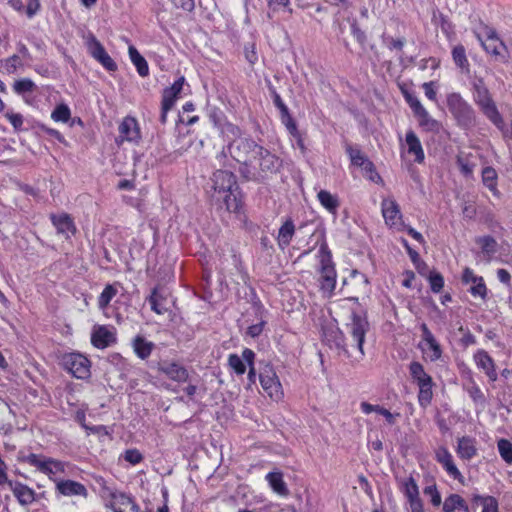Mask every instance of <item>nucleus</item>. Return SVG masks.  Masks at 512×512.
I'll return each instance as SVG.
<instances>
[{
  "instance_id": "61",
  "label": "nucleus",
  "mask_w": 512,
  "mask_h": 512,
  "mask_svg": "<svg viewBox=\"0 0 512 512\" xmlns=\"http://www.w3.org/2000/svg\"><path fill=\"white\" fill-rule=\"evenodd\" d=\"M21 65H22V62H21L20 56H18V55H13V56L7 58L3 64L4 68L9 73L14 72L16 70V68Z\"/></svg>"
},
{
  "instance_id": "46",
  "label": "nucleus",
  "mask_w": 512,
  "mask_h": 512,
  "mask_svg": "<svg viewBox=\"0 0 512 512\" xmlns=\"http://www.w3.org/2000/svg\"><path fill=\"white\" fill-rule=\"evenodd\" d=\"M207 114L209 119L214 124L215 127L219 128L223 123H225V114L223 111L215 106L208 105L207 106Z\"/></svg>"
},
{
  "instance_id": "50",
  "label": "nucleus",
  "mask_w": 512,
  "mask_h": 512,
  "mask_svg": "<svg viewBox=\"0 0 512 512\" xmlns=\"http://www.w3.org/2000/svg\"><path fill=\"white\" fill-rule=\"evenodd\" d=\"M184 83V76H180L170 86L164 88L162 96H178L183 89Z\"/></svg>"
},
{
  "instance_id": "58",
  "label": "nucleus",
  "mask_w": 512,
  "mask_h": 512,
  "mask_svg": "<svg viewBox=\"0 0 512 512\" xmlns=\"http://www.w3.org/2000/svg\"><path fill=\"white\" fill-rule=\"evenodd\" d=\"M38 128L46 133L47 135L55 138L56 140H58L60 143L62 144H67L64 136L56 129H53V128H50L48 126H46L45 124H38Z\"/></svg>"
},
{
  "instance_id": "20",
  "label": "nucleus",
  "mask_w": 512,
  "mask_h": 512,
  "mask_svg": "<svg viewBox=\"0 0 512 512\" xmlns=\"http://www.w3.org/2000/svg\"><path fill=\"white\" fill-rule=\"evenodd\" d=\"M474 360L478 368L482 369L490 381L494 382L497 380V373L493 359L485 350H478L474 354Z\"/></svg>"
},
{
  "instance_id": "11",
  "label": "nucleus",
  "mask_w": 512,
  "mask_h": 512,
  "mask_svg": "<svg viewBox=\"0 0 512 512\" xmlns=\"http://www.w3.org/2000/svg\"><path fill=\"white\" fill-rule=\"evenodd\" d=\"M211 180L213 183L212 194L225 193V191L238 188L236 176L227 170H217L213 173Z\"/></svg>"
},
{
  "instance_id": "1",
  "label": "nucleus",
  "mask_w": 512,
  "mask_h": 512,
  "mask_svg": "<svg viewBox=\"0 0 512 512\" xmlns=\"http://www.w3.org/2000/svg\"><path fill=\"white\" fill-rule=\"evenodd\" d=\"M321 263V289L331 293L336 286V271L332 262V254L327 244H322L319 249Z\"/></svg>"
},
{
  "instance_id": "53",
  "label": "nucleus",
  "mask_w": 512,
  "mask_h": 512,
  "mask_svg": "<svg viewBox=\"0 0 512 512\" xmlns=\"http://www.w3.org/2000/svg\"><path fill=\"white\" fill-rule=\"evenodd\" d=\"M163 298L157 294L156 289L153 290L151 296L149 297V303L151 305V309L159 315L164 314L168 309L162 303Z\"/></svg>"
},
{
  "instance_id": "62",
  "label": "nucleus",
  "mask_w": 512,
  "mask_h": 512,
  "mask_svg": "<svg viewBox=\"0 0 512 512\" xmlns=\"http://www.w3.org/2000/svg\"><path fill=\"white\" fill-rule=\"evenodd\" d=\"M473 90L477 96H488V89L481 78H474L472 80Z\"/></svg>"
},
{
  "instance_id": "2",
  "label": "nucleus",
  "mask_w": 512,
  "mask_h": 512,
  "mask_svg": "<svg viewBox=\"0 0 512 512\" xmlns=\"http://www.w3.org/2000/svg\"><path fill=\"white\" fill-rule=\"evenodd\" d=\"M260 148L261 145H258L253 139L242 137L227 145L228 153L237 162L251 161L252 158H256Z\"/></svg>"
},
{
  "instance_id": "18",
  "label": "nucleus",
  "mask_w": 512,
  "mask_h": 512,
  "mask_svg": "<svg viewBox=\"0 0 512 512\" xmlns=\"http://www.w3.org/2000/svg\"><path fill=\"white\" fill-rule=\"evenodd\" d=\"M451 111L464 124L473 120V110L462 100V98H448Z\"/></svg>"
},
{
  "instance_id": "31",
  "label": "nucleus",
  "mask_w": 512,
  "mask_h": 512,
  "mask_svg": "<svg viewBox=\"0 0 512 512\" xmlns=\"http://www.w3.org/2000/svg\"><path fill=\"white\" fill-rule=\"evenodd\" d=\"M128 52L130 59L132 63L135 65L139 75L142 77L147 76L149 73V67L145 58L139 53V51L133 45L129 46Z\"/></svg>"
},
{
  "instance_id": "21",
  "label": "nucleus",
  "mask_w": 512,
  "mask_h": 512,
  "mask_svg": "<svg viewBox=\"0 0 512 512\" xmlns=\"http://www.w3.org/2000/svg\"><path fill=\"white\" fill-rule=\"evenodd\" d=\"M57 491L64 496H88L86 487L80 482L73 480H60L56 484Z\"/></svg>"
},
{
  "instance_id": "15",
  "label": "nucleus",
  "mask_w": 512,
  "mask_h": 512,
  "mask_svg": "<svg viewBox=\"0 0 512 512\" xmlns=\"http://www.w3.org/2000/svg\"><path fill=\"white\" fill-rule=\"evenodd\" d=\"M90 53L106 70L110 72L117 70L115 61L109 56L104 46L95 37H92Z\"/></svg>"
},
{
  "instance_id": "64",
  "label": "nucleus",
  "mask_w": 512,
  "mask_h": 512,
  "mask_svg": "<svg viewBox=\"0 0 512 512\" xmlns=\"http://www.w3.org/2000/svg\"><path fill=\"white\" fill-rule=\"evenodd\" d=\"M482 506V512H499L498 501L493 496H488V498L485 499V504Z\"/></svg>"
},
{
  "instance_id": "34",
  "label": "nucleus",
  "mask_w": 512,
  "mask_h": 512,
  "mask_svg": "<svg viewBox=\"0 0 512 512\" xmlns=\"http://www.w3.org/2000/svg\"><path fill=\"white\" fill-rule=\"evenodd\" d=\"M456 509H462L464 512H470L465 500L458 494L449 495L443 503V512H453Z\"/></svg>"
},
{
  "instance_id": "10",
  "label": "nucleus",
  "mask_w": 512,
  "mask_h": 512,
  "mask_svg": "<svg viewBox=\"0 0 512 512\" xmlns=\"http://www.w3.org/2000/svg\"><path fill=\"white\" fill-rule=\"evenodd\" d=\"M50 220L55 227L57 234L69 240L77 232L74 219L70 214L62 212L60 214H50Z\"/></svg>"
},
{
  "instance_id": "49",
  "label": "nucleus",
  "mask_w": 512,
  "mask_h": 512,
  "mask_svg": "<svg viewBox=\"0 0 512 512\" xmlns=\"http://www.w3.org/2000/svg\"><path fill=\"white\" fill-rule=\"evenodd\" d=\"M346 152L350 157V160L353 165L360 167L365 163V161L368 159L360 149L355 148L351 145L346 146Z\"/></svg>"
},
{
  "instance_id": "14",
  "label": "nucleus",
  "mask_w": 512,
  "mask_h": 512,
  "mask_svg": "<svg viewBox=\"0 0 512 512\" xmlns=\"http://www.w3.org/2000/svg\"><path fill=\"white\" fill-rule=\"evenodd\" d=\"M381 208L385 223L398 228L399 223L402 222V214L398 203L393 198L383 199Z\"/></svg>"
},
{
  "instance_id": "6",
  "label": "nucleus",
  "mask_w": 512,
  "mask_h": 512,
  "mask_svg": "<svg viewBox=\"0 0 512 512\" xmlns=\"http://www.w3.org/2000/svg\"><path fill=\"white\" fill-rule=\"evenodd\" d=\"M255 159L258 161L257 170L261 181L277 173L282 165V161L263 146L258 149Z\"/></svg>"
},
{
  "instance_id": "8",
  "label": "nucleus",
  "mask_w": 512,
  "mask_h": 512,
  "mask_svg": "<svg viewBox=\"0 0 512 512\" xmlns=\"http://www.w3.org/2000/svg\"><path fill=\"white\" fill-rule=\"evenodd\" d=\"M118 137L116 143L122 144L124 141L139 144L141 141V131L137 120L134 117L126 116L118 127Z\"/></svg>"
},
{
  "instance_id": "63",
  "label": "nucleus",
  "mask_w": 512,
  "mask_h": 512,
  "mask_svg": "<svg viewBox=\"0 0 512 512\" xmlns=\"http://www.w3.org/2000/svg\"><path fill=\"white\" fill-rule=\"evenodd\" d=\"M6 117L16 131L21 130L23 125V116L21 114L7 112Z\"/></svg>"
},
{
  "instance_id": "17",
  "label": "nucleus",
  "mask_w": 512,
  "mask_h": 512,
  "mask_svg": "<svg viewBox=\"0 0 512 512\" xmlns=\"http://www.w3.org/2000/svg\"><path fill=\"white\" fill-rule=\"evenodd\" d=\"M91 342L98 349H104L116 342L115 334L106 326L94 327Z\"/></svg>"
},
{
  "instance_id": "55",
  "label": "nucleus",
  "mask_w": 512,
  "mask_h": 512,
  "mask_svg": "<svg viewBox=\"0 0 512 512\" xmlns=\"http://www.w3.org/2000/svg\"><path fill=\"white\" fill-rule=\"evenodd\" d=\"M456 163H457L461 173L465 177L472 176L475 164L472 163L468 158H464V157L458 156L457 160H456Z\"/></svg>"
},
{
  "instance_id": "25",
  "label": "nucleus",
  "mask_w": 512,
  "mask_h": 512,
  "mask_svg": "<svg viewBox=\"0 0 512 512\" xmlns=\"http://www.w3.org/2000/svg\"><path fill=\"white\" fill-rule=\"evenodd\" d=\"M160 370L167 375L171 380L177 382H185L188 379V371L185 367L177 363H164L161 365Z\"/></svg>"
},
{
  "instance_id": "45",
  "label": "nucleus",
  "mask_w": 512,
  "mask_h": 512,
  "mask_svg": "<svg viewBox=\"0 0 512 512\" xmlns=\"http://www.w3.org/2000/svg\"><path fill=\"white\" fill-rule=\"evenodd\" d=\"M497 447L502 459L506 463L512 464V443L509 440L502 438L497 442Z\"/></svg>"
},
{
  "instance_id": "12",
  "label": "nucleus",
  "mask_w": 512,
  "mask_h": 512,
  "mask_svg": "<svg viewBox=\"0 0 512 512\" xmlns=\"http://www.w3.org/2000/svg\"><path fill=\"white\" fill-rule=\"evenodd\" d=\"M477 39L480 41L483 49L494 57L495 61H499L501 63H506L508 61V49L500 38L491 41H483L482 35L477 34Z\"/></svg>"
},
{
  "instance_id": "52",
  "label": "nucleus",
  "mask_w": 512,
  "mask_h": 512,
  "mask_svg": "<svg viewBox=\"0 0 512 512\" xmlns=\"http://www.w3.org/2000/svg\"><path fill=\"white\" fill-rule=\"evenodd\" d=\"M228 365L237 375H242L246 371V365L237 354H230L228 357Z\"/></svg>"
},
{
  "instance_id": "7",
  "label": "nucleus",
  "mask_w": 512,
  "mask_h": 512,
  "mask_svg": "<svg viewBox=\"0 0 512 512\" xmlns=\"http://www.w3.org/2000/svg\"><path fill=\"white\" fill-rule=\"evenodd\" d=\"M212 202L219 208H225L228 212L238 213L243 205V195L238 188L225 191V193L212 194Z\"/></svg>"
},
{
  "instance_id": "28",
  "label": "nucleus",
  "mask_w": 512,
  "mask_h": 512,
  "mask_svg": "<svg viewBox=\"0 0 512 512\" xmlns=\"http://www.w3.org/2000/svg\"><path fill=\"white\" fill-rule=\"evenodd\" d=\"M317 199L320 204L334 216L337 215L340 201L337 195L330 193L327 190H320L317 194Z\"/></svg>"
},
{
  "instance_id": "4",
  "label": "nucleus",
  "mask_w": 512,
  "mask_h": 512,
  "mask_svg": "<svg viewBox=\"0 0 512 512\" xmlns=\"http://www.w3.org/2000/svg\"><path fill=\"white\" fill-rule=\"evenodd\" d=\"M259 380L263 390L271 399L278 401L282 398V386L271 364H265L264 367L260 369Z\"/></svg>"
},
{
  "instance_id": "59",
  "label": "nucleus",
  "mask_w": 512,
  "mask_h": 512,
  "mask_svg": "<svg viewBox=\"0 0 512 512\" xmlns=\"http://www.w3.org/2000/svg\"><path fill=\"white\" fill-rule=\"evenodd\" d=\"M410 108L412 109L415 117L419 118L423 114H425L427 111L426 109L421 105L418 98H406Z\"/></svg>"
},
{
  "instance_id": "23",
  "label": "nucleus",
  "mask_w": 512,
  "mask_h": 512,
  "mask_svg": "<svg viewBox=\"0 0 512 512\" xmlns=\"http://www.w3.org/2000/svg\"><path fill=\"white\" fill-rule=\"evenodd\" d=\"M478 104L480 105L483 113L491 120V122L498 128H502L504 121L498 112V109L492 98H479Z\"/></svg>"
},
{
  "instance_id": "43",
  "label": "nucleus",
  "mask_w": 512,
  "mask_h": 512,
  "mask_svg": "<svg viewBox=\"0 0 512 512\" xmlns=\"http://www.w3.org/2000/svg\"><path fill=\"white\" fill-rule=\"evenodd\" d=\"M401 490L408 500L419 497L418 485L412 476L402 482Z\"/></svg>"
},
{
  "instance_id": "42",
  "label": "nucleus",
  "mask_w": 512,
  "mask_h": 512,
  "mask_svg": "<svg viewBox=\"0 0 512 512\" xmlns=\"http://www.w3.org/2000/svg\"><path fill=\"white\" fill-rule=\"evenodd\" d=\"M117 289L112 284H107L98 297V306L100 309H105L116 296Z\"/></svg>"
},
{
  "instance_id": "56",
  "label": "nucleus",
  "mask_w": 512,
  "mask_h": 512,
  "mask_svg": "<svg viewBox=\"0 0 512 512\" xmlns=\"http://www.w3.org/2000/svg\"><path fill=\"white\" fill-rule=\"evenodd\" d=\"M469 292L473 296H479L482 299H485L487 296V288L484 282L483 277H479L476 283H473V285L470 287Z\"/></svg>"
},
{
  "instance_id": "32",
  "label": "nucleus",
  "mask_w": 512,
  "mask_h": 512,
  "mask_svg": "<svg viewBox=\"0 0 512 512\" xmlns=\"http://www.w3.org/2000/svg\"><path fill=\"white\" fill-rule=\"evenodd\" d=\"M266 479L272 489L281 496H287L289 494V490L286 486V483L283 480L282 473L280 472H270L267 474Z\"/></svg>"
},
{
  "instance_id": "19",
  "label": "nucleus",
  "mask_w": 512,
  "mask_h": 512,
  "mask_svg": "<svg viewBox=\"0 0 512 512\" xmlns=\"http://www.w3.org/2000/svg\"><path fill=\"white\" fill-rule=\"evenodd\" d=\"M420 329L422 332V339L425 341L430 351V353H428L430 361L435 362L439 360L442 356V348L440 344L437 342L426 323H422L420 325Z\"/></svg>"
},
{
  "instance_id": "38",
  "label": "nucleus",
  "mask_w": 512,
  "mask_h": 512,
  "mask_svg": "<svg viewBox=\"0 0 512 512\" xmlns=\"http://www.w3.org/2000/svg\"><path fill=\"white\" fill-rule=\"evenodd\" d=\"M218 129L220 130L222 136L227 141H229V143L240 139L242 135V132L238 126L227 121L223 123Z\"/></svg>"
},
{
  "instance_id": "3",
  "label": "nucleus",
  "mask_w": 512,
  "mask_h": 512,
  "mask_svg": "<svg viewBox=\"0 0 512 512\" xmlns=\"http://www.w3.org/2000/svg\"><path fill=\"white\" fill-rule=\"evenodd\" d=\"M61 365L75 378L86 379L90 376V361L80 353L63 355Z\"/></svg>"
},
{
  "instance_id": "26",
  "label": "nucleus",
  "mask_w": 512,
  "mask_h": 512,
  "mask_svg": "<svg viewBox=\"0 0 512 512\" xmlns=\"http://www.w3.org/2000/svg\"><path fill=\"white\" fill-rule=\"evenodd\" d=\"M295 234V225L291 218L287 219L278 231V246L281 250H285L291 243Z\"/></svg>"
},
{
  "instance_id": "29",
  "label": "nucleus",
  "mask_w": 512,
  "mask_h": 512,
  "mask_svg": "<svg viewBox=\"0 0 512 512\" xmlns=\"http://www.w3.org/2000/svg\"><path fill=\"white\" fill-rule=\"evenodd\" d=\"M406 143L408 146V153L413 154L415 156V161L418 163H422L424 161V151L420 140L414 131L410 130L406 133Z\"/></svg>"
},
{
  "instance_id": "35",
  "label": "nucleus",
  "mask_w": 512,
  "mask_h": 512,
  "mask_svg": "<svg viewBox=\"0 0 512 512\" xmlns=\"http://www.w3.org/2000/svg\"><path fill=\"white\" fill-rule=\"evenodd\" d=\"M154 344L147 341L141 336H137L133 341V348L136 355L141 359H146L150 356L153 350Z\"/></svg>"
},
{
  "instance_id": "41",
  "label": "nucleus",
  "mask_w": 512,
  "mask_h": 512,
  "mask_svg": "<svg viewBox=\"0 0 512 512\" xmlns=\"http://www.w3.org/2000/svg\"><path fill=\"white\" fill-rule=\"evenodd\" d=\"M497 178H498L497 172L493 167L487 166V167L483 168L482 182L490 191L496 190Z\"/></svg>"
},
{
  "instance_id": "27",
  "label": "nucleus",
  "mask_w": 512,
  "mask_h": 512,
  "mask_svg": "<svg viewBox=\"0 0 512 512\" xmlns=\"http://www.w3.org/2000/svg\"><path fill=\"white\" fill-rule=\"evenodd\" d=\"M475 243L480 246L481 252L487 261H490L492 256L498 250V243L496 239L490 235L476 237Z\"/></svg>"
},
{
  "instance_id": "33",
  "label": "nucleus",
  "mask_w": 512,
  "mask_h": 512,
  "mask_svg": "<svg viewBox=\"0 0 512 512\" xmlns=\"http://www.w3.org/2000/svg\"><path fill=\"white\" fill-rule=\"evenodd\" d=\"M452 58L455 65L460 68L463 73H469L470 65L466 56V49L462 44L454 46L452 49Z\"/></svg>"
},
{
  "instance_id": "54",
  "label": "nucleus",
  "mask_w": 512,
  "mask_h": 512,
  "mask_svg": "<svg viewBox=\"0 0 512 512\" xmlns=\"http://www.w3.org/2000/svg\"><path fill=\"white\" fill-rule=\"evenodd\" d=\"M14 92L17 94H24L27 92H33L35 84L27 78L20 79L14 82Z\"/></svg>"
},
{
  "instance_id": "16",
  "label": "nucleus",
  "mask_w": 512,
  "mask_h": 512,
  "mask_svg": "<svg viewBox=\"0 0 512 512\" xmlns=\"http://www.w3.org/2000/svg\"><path fill=\"white\" fill-rule=\"evenodd\" d=\"M8 486L21 506H28L36 500L35 491L26 484L11 481L8 482Z\"/></svg>"
},
{
  "instance_id": "9",
  "label": "nucleus",
  "mask_w": 512,
  "mask_h": 512,
  "mask_svg": "<svg viewBox=\"0 0 512 512\" xmlns=\"http://www.w3.org/2000/svg\"><path fill=\"white\" fill-rule=\"evenodd\" d=\"M22 461L28 463L31 466H34L37 468V470L49 476L51 474H55L56 472L64 471V465L61 461L34 453L23 457Z\"/></svg>"
},
{
  "instance_id": "37",
  "label": "nucleus",
  "mask_w": 512,
  "mask_h": 512,
  "mask_svg": "<svg viewBox=\"0 0 512 512\" xmlns=\"http://www.w3.org/2000/svg\"><path fill=\"white\" fill-rule=\"evenodd\" d=\"M419 394H418V400L422 407H426L428 404H430L433 393H432V386L433 381L432 379L427 380L423 383H419Z\"/></svg>"
},
{
  "instance_id": "44",
  "label": "nucleus",
  "mask_w": 512,
  "mask_h": 512,
  "mask_svg": "<svg viewBox=\"0 0 512 512\" xmlns=\"http://www.w3.org/2000/svg\"><path fill=\"white\" fill-rule=\"evenodd\" d=\"M51 118L55 122H68L71 118V112L69 107L64 103L57 105L51 113Z\"/></svg>"
},
{
  "instance_id": "30",
  "label": "nucleus",
  "mask_w": 512,
  "mask_h": 512,
  "mask_svg": "<svg viewBox=\"0 0 512 512\" xmlns=\"http://www.w3.org/2000/svg\"><path fill=\"white\" fill-rule=\"evenodd\" d=\"M457 453L461 458L466 460L473 458L477 454L475 440L468 436L460 438L458 440Z\"/></svg>"
},
{
  "instance_id": "13",
  "label": "nucleus",
  "mask_w": 512,
  "mask_h": 512,
  "mask_svg": "<svg viewBox=\"0 0 512 512\" xmlns=\"http://www.w3.org/2000/svg\"><path fill=\"white\" fill-rule=\"evenodd\" d=\"M323 341L329 345L330 348H335L338 351L348 353L345 344V337L343 332L335 325L323 327L322 330Z\"/></svg>"
},
{
  "instance_id": "40",
  "label": "nucleus",
  "mask_w": 512,
  "mask_h": 512,
  "mask_svg": "<svg viewBox=\"0 0 512 512\" xmlns=\"http://www.w3.org/2000/svg\"><path fill=\"white\" fill-rule=\"evenodd\" d=\"M251 161L239 162V173L247 181L262 182L256 167H252Z\"/></svg>"
},
{
  "instance_id": "36",
  "label": "nucleus",
  "mask_w": 512,
  "mask_h": 512,
  "mask_svg": "<svg viewBox=\"0 0 512 512\" xmlns=\"http://www.w3.org/2000/svg\"><path fill=\"white\" fill-rule=\"evenodd\" d=\"M346 21L349 24L350 32L353 37L356 39L361 48H365L367 44V35L365 31L360 28L357 19L354 17H348Z\"/></svg>"
},
{
  "instance_id": "39",
  "label": "nucleus",
  "mask_w": 512,
  "mask_h": 512,
  "mask_svg": "<svg viewBox=\"0 0 512 512\" xmlns=\"http://www.w3.org/2000/svg\"><path fill=\"white\" fill-rule=\"evenodd\" d=\"M409 371L411 377L417 382V384L432 379V377L425 372L424 367L420 362H411L409 365Z\"/></svg>"
},
{
  "instance_id": "51",
  "label": "nucleus",
  "mask_w": 512,
  "mask_h": 512,
  "mask_svg": "<svg viewBox=\"0 0 512 512\" xmlns=\"http://www.w3.org/2000/svg\"><path fill=\"white\" fill-rule=\"evenodd\" d=\"M382 40H383V43L386 45V47L390 50V51H399V52H402L403 50V47L406 43V40L405 38H393L391 36H385L383 35L382 36Z\"/></svg>"
},
{
  "instance_id": "24",
  "label": "nucleus",
  "mask_w": 512,
  "mask_h": 512,
  "mask_svg": "<svg viewBox=\"0 0 512 512\" xmlns=\"http://www.w3.org/2000/svg\"><path fill=\"white\" fill-rule=\"evenodd\" d=\"M274 104L280 111L281 121L293 136L298 135L296 122L292 118L287 105L282 101V98H274Z\"/></svg>"
},
{
  "instance_id": "60",
  "label": "nucleus",
  "mask_w": 512,
  "mask_h": 512,
  "mask_svg": "<svg viewBox=\"0 0 512 512\" xmlns=\"http://www.w3.org/2000/svg\"><path fill=\"white\" fill-rule=\"evenodd\" d=\"M424 494L429 495L431 497V503L434 506H439L441 504V495L438 492L436 485L425 487Z\"/></svg>"
},
{
  "instance_id": "5",
  "label": "nucleus",
  "mask_w": 512,
  "mask_h": 512,
  "mask_svg": "<svg viewBox=\"0 0 512 512\" xmlns=\"http://www.w3.org/2000/svg\"><path fill=\"white\" fill-rule=\"evenodd\" d=\"M346 328L355 341L361 355L363 356V344L365 342V335L370 328L366 313L358 314L356 312H352L351 322L346 325Z\"/></svg>"
},
{
  "instance_id": "57",
  "label": "nucleus",
  "mask_w": 512,
  "mask_h": 512,
  "mask_svg": "<svg viewBox=\"0 0 512 512\" xmlns=\"http://www.w3.org/2000/svg\"><path fill=\"white\" fill-rule=\"evenodd\" d=\"M124 459L132 465H136L143 460V456L137 449H128L125 451Z\"/></svg>"
},
{
  "instance_id": "48",
  "label": "nucleus",
  "mask_w": 512,
  "mask_h": 512,
  "mask_svg": "<svg viewBox=\"0 0 512 512\" xmlns=\"http://www.w3.org/2000/svg\"><path fill=\"white\" fill-rule=\"evenodd\" d=\"M430 289L433 293H439L444 287V278L441 273L433 270L428 275Z\"/></svg>"
},
{
  "instance_id": "47",
  "label": "nucleus",
  "mask_w": 512,
  "mask_h": 512,
  "mask_svg": "<svg viewBox=\"0 0 512 512\" xmlns=\"http://www.w3.org/2000/svg\"><path fill=\"white\" fill-rule=\"evenodd\" d=\"M418 119L419 125L425 131L438 132L440 129V124L437 120L430 117L428 112L420 116Z\"/></svg>"
},
{
  "instance_id": "22",
  "label": "nucleus",
  "mask_w": 512,
  "mask_h": 512,
  "mask_svg": "<svg viewBox=\"0 0 512 512\" xmlns=\"http://www.w3.org/2000/svg\"><path fill=\"white\" fill-rule=\"evenodd\" d=\"M436 459L443 465L444 469L450 476L460 481L461 483L463 482V476L454 464L452 455L446 448H439V450L436 452Z\"/></svg>"
}]
</instances>
